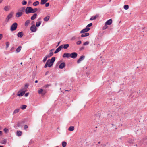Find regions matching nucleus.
Listing matches in <instances>:
<instances>
[{
	"instance_id": "obj_1",
	"label": "nucleus",
	"mask_w": 147,
	"mask_h": 147,
	"mask_svg": "<svg viewBox=\"0 0 147 147\" xmlns=\"http://www.w3.org/2000/svg\"><path fill=\"white\" fill-rule=\"evenodd\" d=\"M55 60V57H53L51 59L48 60L44 66L45 68H46L47 67H52Z\"/></svg>"
},
{
	"instance_id": "obj_2",
	"label": "nucleus",
	"mask_w": 147,
	"mask_h": 147,
	"mask_svg": "<svg viewBox=\"0 0 147 147\" xmlns=\"http://www.w3.org/2000/svg\"><path fill=\"white\" fill-rule=\"evenodd\" d=\"M26 119H24L22 120L18 121L17 122V126L18 127H20L23 126L24 124L26 122Z\"/></svg>"
},
{
	"instance_id": "obj_3",
	"label": "nucleus",
	"mask_w": 147,
	"mask_h": 147,
	"mask_svg": "<svg viewBox=\"0 0 147 147\" xmlns=\"http://www.w3.org/2000/svg\"><path fill=\"white\" fill-rule=\"evenodd\" d=\"M18 26V24L16 22L13 23L10 26V30L11 31H13L15 30Z\"/></svg>"
},
{
	"instance_id": "obj_4",
	"label": "nucleus",
	"mask_w": 147,
	"mask_h": 147,
	"mask_svg": "<svg viewBox=\"0 0 147 147\" xmlns=\"http://www.w3.org/2000/svg\"><path fill=\"white\" fill-rule=\"evenodd\" d=\"M26 92V90H23V89H21L17 93V96L21 97Z\"/></svg>"
},
{
	"instance_id": "obj_5",
	"label": "nucleus",
	"mask_w": 147,
	"mask_h": 147,
	"mask_svg": "<svg viewBox=\"0 0 147 147\" xmlns=\"http://www.w3.org/2000/svg\"><path fill=\"white\" fill-rule=\"evenodd\" d=\"M25 12L27 14L32 13V7H27L25 9Z\"/></svg>"
},
{
	"instance_id": "obj_6",
	"label": "nucleus",
	"mask_w": 147,
	"mask_h": 147,
	"mask_svg": "<svg viewBox=\"0 0 147 147\" xmlns=\"http://www.w3.org/2000/svg\"><path fill=\"white\" fill-rule=\"evenodd\" d=\"M37 30V28H36L35 24H33L30 27V30L32 32H35Z\"/></svg>"
},
{
	"instance_id": "obj_7",
	"label": "nucleus",
	"mask_w": 147,
	"mask_h": 147,
	"mask_svg": "<svg viewBox=\"0 0 147 147\" xmlns=\"http://www.w3.org/2000/svg\"><path fill=\"white\" fill-rule=\"evenodd\" d=\"M77 53L75 52H72L70 53V57L71 58L73 59L76 58L77 57Z\"/></svg>"
},
{
	"instance_id": "obj_8",
	"label": "nucleus",
	"mask_w": 147,
	"mask_h": 147,
	"mask_svg": "<svg viewBox=\"0 0 147 147\" xmlns=\"http://www.w3.org/2000/svg\"><path fill=\"white\" fill-rule=\"evenodd\" d=\"M85 58V56L84 55L81 56L79 58L77 61V63L78 64L80 63Z\"/></svg>"
},
{
	"instance_id": "obj_9",
	"label": "nucleus",
	"mask_w": 147,
	"mask_h": 147,
	"mask_svg": "<svg viewBox=\"0 0 147 147\" xmlns=\"http://www.w3.org/2000/svg\"><path fill=\"white\" fill-rule=\"evenodd\" d=\"M90 29V28H87L86 27V28L82 29V30H81L80 32V33H84L85 32L87 33V32H88Z\"/></svg>"
},
{
	"instance_id": "obj_10",
	"label": "nucleus",
	"mask_w": 147,
	"mask_h": 147,
	"mask_svg": "<svg viewBox=\"0 0 147 147\" xmlns=\"http://www.w3.org/2000/svg\"><path fill=\"white\" fill-rule=\"evenodd\" d=\"M63 57L64 58H68L70 57V53H64L62 55Z\"/></svg>"
},
{
	"instance_id": "obj_11",
	"label": "nucleus",
	"mask_w": 147,
	"mask_h": 147,
	"mask_svg": "<svg viewBox=\"0 0 147 147\" xmlns=\"http://www.w3.org/2000/svg\"><path fill=\"white\" fill-rule=\"evenodd\" d=\"M66 66V64L64 62H62L59 66V68L60 69H63Z\"/></svg>"
},
{
	"instance_id": "obj_12",
	"label": "nucleus",
	"mask_w": 147,
	"mask_h": 147,
	"mask_svg": "<svg viewBox=\"0 0 147 147\" xmlns=\"http://www.w3.org/2000/svg\"><path fill=\"white\" fill-rule=\"evenodd\" d=\"M62 49L63 48L64 49H67L69 46V44H63L60 45Z\"/></svg>"
},
{
	"instance_id": "obj_13",
	"label": "nucleus",
	"mask_w": 147,
	"mask_h": 147,
	"mask_svg": "<svg viewBox=\"0 0 147 147\" xmlns=\"http://www.w3.org/2000/svg\"><path fill=\"white\" fill-rule=\"evenodd\" d=\"M112 23V20L111 19H110L107 20L105 23V24L107 25H110Z\"/></svg>"
},
{
	"instance_id": "obj_14",
	"label": "nucleus",
	"mask_w": 147,
	"mask_h": 147,
	"mask_svg": "<svg viewBox=\"0 0 147 147\" xmlns=\"http://www.w3.org/2000/svg\"><path fill=\"white\" fill-rule=\"evenodd\" d=\"M127 142L131 144H133L134 143V139L131 138H128Z\"/></svg>"
},
{
	"instance_id": "obj_15",
	"label": "nucleus",
	"mask_w": 147,
	"mask_h": 147,
	"mask_svg": "<svg viewBox=\"0 0 147 147\" xmlns=\"http://www.w3.org/2000/svg\"><path fill=\"white\" fill-rule=\"evenodd\" d=\"M62 49V47L61 48V46H60L56 49L55 51H54V53L55 54L59 52Z\"/></svg>"
},
{
	"instance_id": "obj_16",
	"label": "nucleus",
	"mask_w": 147,
	"mask_h": 147,
	"mask_svg": "<svg viewBox=\"0 0 147 147\" xmlns=\"http://www.w3.org/2000/svg\"><path fill=\"white\" fill-rule=\"evenodd\" d=\"M24 34L23 32H20L18 33L17 35V36L19 38H22Z\"/></svg>"
},
{
	"instance_id": "obj_17",
	"label": "nucleus",
	"mask_w": 147,
	"mask_h": 147,
	"mask_svg": "<svg viewBox=\"0 0 147 147\" xmlns=\"http://www.w3.org/2000/svg\"><path fill=\"white\" fill-rule=\"evenodd\" d=\"M37 16V14L36 13H34L32 16L31 17L30 19L32 20H34L35 19Z\"/></svg>"
},
{
	"instance_id": "obj_18",
	"label": "nucleus",
	"mask_w": 147,
	"mask_h": 147,
	"mask_svg": "<svg viewBox=\"0 0 147 147\" xmlns=\"http://www.w3.org/2000/svg\"><path fill=\"white\" fill-rule=\"evenodd\" d=\"M98 16V15H96L94 16H93L91 17L90 19V20H95L96 19Z\"/></svg>"
},
{
	"instance_id": "obj_19",
	"label": "nucleus",
	"mask_w": 147,
	"mask_h": 147,
	"mask_svg": "<svg viewBox=\"0 0 147 147\" xmlns=\"http://www.w3.org/2000/svg\"><path fill=\"white\" fill-rule=\"evenodd\" d=\"M22 46H19L16 49V52L17 53H18L19 52L21 49L22 48Z\"/></svg>"
},
{
	"instance_id": "obj_20",
	"label": "nucleus",
	"mask_w": 147,
	"mask_h": 147,
	"mask_svg": "<svg viewBox=\"0 0 147 147\" xmlns=\"http://www.w3.org/2000/svg\"><path fill=\"white\" fill-rule=\"evenodd\" d=\"M23 13H22L21 12H20V11H19L17 12L16 14V17L18 18L20 17L23 14Z\"/></svg>"
},
{
	"instance_id": "obj_21",
	"label": "nucleus",
	"mask_w": 147,
	"mask_h": 147,
	"mask_svg": "<svg viewBox=\"0 0 147 147\" xmlns=\"http://www.w3.org/2000/svg\"><path fill=\"white\" fill-rule=\"evenodd\" d=\"M30 21H31L30 20H27L25 23V26L26 27L28 26V24L30 23Z\"/></svg>"
},
{
	"instance_id": "obj_22",
	"label": "nucleus",
	"mask_w": 147,
	"mask_h": 147,
	"mask_svg": "<svg viewBox=\"0 0 147 147\" xmlns=\"http://www.w3.org/2000/svg\"><path fill=\"white\" fill-rule=\"evenodd\" d=\"M89 35L90 34L89 33H86L84 34H82L81 35V37H87L89 36Z\"/></svg>"
},
{
	"instance_id": "obj_23",
	"label": "nucleus",
	"mask_w": 147,
	"mask_h": 147,
	"mask_svg": "<svg viewBox=\"0 0 147 147\" xmlns=\"http://www.w3.org/2000/svg\"><path fill=\"white\" fill-rule=\"evenodd\" d=\"M50 16H47L46 17H45L44 18V21L45 22H47L48 21L49 19L50 18Z\"/></svg>"
},
{
	"instance_id": "obj_24",
	"label": "nucleus",
	"mask_w": 147,
	"mask_h": 147,
	"mask_svg": "<svg viewBox=\"0 0 147 147\" xmlns=\"http://www.w3.org/2000/svg\"><path fill=\"white\" fill-rule=\"evenodd\" d=\"M25 9L24 7H22L20 8L19 10L18 11H20V12L23 13L25 11Z\"/></svg>"
},
{
	"instance_id": "obj_25",
	"label": "nucleus",
	"mask_w": 147,
	"mask_h": 147,
	"mask_svg": "<svg viewBox=\"0 0 147 147\" xmlns=\"http://www.w3.org/2000/svg\"><path fill=\"white\" fill-rule=\"evenodd\" d=\"M29 86V84H26L24 86V88L22 89H23V90H26L27 91V88H28Z\"/></svg>"
},
{
	"instance_id": "obj_26",
	"label": "nucleus",
	"mask_w": 147,
	"mask_h": 147,
	"mask_svg": "<svg viewBox=\"0 0 147 147\" xmlns=\"http://www.w3.org/2000/svg\"><path fill=\"white\" fill-rule=\"evenodd\" d=\"M22 134V132L20 131H17L16 132V135L18 136H21Z\"/></svg>"
},
{
	"instance_id": "obj_27",
	"label": "nucleus",
	"mask_w": 147,
	"mask_h": 147,
	"mask_svg": "<svg viewBox=\"0 0 147 147\" xmlns=\"http://www.w3.org/2000/svg\"><path fill=\"white\" fill-rule=\"evenodd\" d=\"M41 21H38L36 22V27H39L40 25H41Z\"/></svg>"
},
{
	"instance_id": "obj_28",
	"label": "nucleus",
	"mask_w": 147,
	"mask_h": 147,
	"mask_svg": "<svg viewBox=\"0 0 147 147\" xmlns=\"http://www.w3.org/2000/svg\"><path fill=\"white\" fill-rule=\"evenodd\" d=\"M13 16V13H10L7 16V18L8 19H10Z\"/></svg>"
},
{
	"instance_id": "obj_29",
	"label": "nucleus",
	"mask_w": 147,
	"mask_h": 147,
	"mask_svg": "<svg viewBox=\"0 0 147 147\" xmlns=\"http://www.w3.org/2000/svg\"><path fill=\"white\" fill-rule=\"evenodd\" d=\"M37 11H38L37 8H35L33 9L32 7V13H35Z\"/></svg>"
},
{
	"instance_id": "obj_30",
	"label": "nucleus",
	"mask_w": 147,
	"mask_h": 147,
	"mask_svg": "<svg viewBox=\"0 0 147 147\" xmlns=\"http://www.w3.org/2000/svg\"><path fill=\"white\" fill-rule=\"evenodd\" d=\"M48 0H41L40 4L42 5L45 4Z\"/></svg>"
},
{
	"instance_id": "obj_31",
	"label": "nucleus",
	"mask_w": 147,
	"mask_h": 147,
	"mask_svg": "<svg viewBox=\"0 0 147 147\" xmlns=\"http://www.w3.org/2000/svg\"><path fill=\"white\" fill-rule=\"evenodd\" d=\"M74 129V127L73 126H70L68 129V130L70 131H72Z\"/></svg>"
},
{
	"instance_id": "obj_32",
	"label": "nucleus",
	"mask_w": 147,
	"mask_h": 147,
	"mask_svg": "<svg viewBox=\"0 0 147 147\" xmlns=\"http://www.w3.org/2000/svg\"><path fill=\"white\" fill-rule=\"evenodd\" d=\"M53 54H54V53L53 52H50V53L49 54L46 55V56L48 57V58H49L51 56H52L53 55Z\"/></svg>"
},
{
	"instance_id": "obj_33",
	"label": "nucleus",
	"mask_w": 147,
	"mask_h": 147,
	"mask_svg": "<svg viewBox=\"0 0 147 147\" xmlns=\"http://www.w3.org/2000/svg\"><path fill=\"white\" fill-rule=\"evenodd\" d=\"M39 4V2L38 1H36L33 3V6H36L38 5Z\"/></svg>"
},
{
	"instance_id": "obj_34",
	"label": "nucleus",
	"mask_w": 147,
	"mask_h": 147,
	"mask_svg": "<svg viewBox=\"0 0 147 147\" xmlns=\"http://www.w3.org/2000/svg\"><path fill=\"white\" fill-rule=\"evenodd\" d=\"M27 107V105H22L21 107H20L22 109L24 110L26 109Z\"/></svg>"
},
{
	"instance_id": "obj_35",
	"label": "nucleus",
	"mask_w": 147,
	"mask_h": 147,
	"mask_svg": "<svg viewBox=\"0 0 147 147\" xmlns=\"http://www.w3.org/2000/svg\"><path fill=\"white\" fill-rule=\"evenodd\" d=\"M67 145V143L65 141H63L62 143V145L63 147H65Z\"/></svg>"
},
{
	"instance_id": "obj_36",
	"label": "nucleus",
	"mask_w": 147,
	"mask_h": 147,
	"mask_svg": "<svg viewBox=\"0 0 147 147\" xmlns=\"http://www.w3.org/2000/svg\"><path fill=\"white\" fill-rule=\"evenodd\" d=\"M123 8L125 10H127L129 8V6L128 5H125L124 6Z\"/></svg>"
},
{
	"instance_id": "obj_37",
	"label": "nucleus",
	"mask_w": 147,
	"mask_h": 147,
	"mask_svg": "<svg viewBox=\"0 0 147 147\" xmlns=\"http://www.w3.org/2000/svg\"><path fill=\"white\" fill-rule=\"evenodd\" d=\"M9 9V7L8 6H6L4 8V10L6 11H7Z\"/></svg>"
},
{
	"instance_id": "obj_38",
	"label": "nucleus",
	"mask_w": 147,
	"mask_h": 147,
	"mask_svg": "<svg viewBox=\"0 0 147 147\" xmlns=\"http://www.w3.org/2000/svg\"><path fill=\"white\" fill-rule=\"evenodd\" d=\"M21 3L23 5H25L27 4V2L25 0H23Z\"/></svg>"
},
{
	"instance_id": "obj_39",
	"label": "nucleus",
	"mask_w": 147,
	"mask_h": 147,
	"mask_svg": "<svg viewBox=\"0 0 147 147\" xmlns=\"http://www.w3.org/2000/svg\"><path fill=\"white\" fill-rule=\"evenodd\" d=\"M3 131L6 133H7L9 132V129L7 128H4V129Z\"/></svg>"
},
{
	"instance_id": "obj_40",
	"label": "nucleus",
	"mask_w": 147,
	"mask_h": 147,
	"mask_svg": "<svg viewBox=\"0 0 147 147\" xmlns=\"http://www.w3.org/2000/svg\"><path fill=\"white\" fill-rule=\"evenodd\" d=\"M19 111V109H16L13 112V114H15L18 113Z\"/></svg>"
},
{
	"instance_id": "obj_41",
	"label": "nucleus",
	"mask_w": 147,
	"mask_h": 147,
	"mask_svg": "<svg viewBox=\"0 0 147 147\" xmlns=\"http://www.w3.org/2000/svg\"><path fill=\"white\" fill-rule=\"evenodd\" d=\"M43 90L41 88V89H40V90H38V93L39 94H42V93H43Z\"/></svg>"
},
{
	"instance_id": "obj_42",
	"label": "nucleus",
	"mask_w": 147,
	"mask_h": 147,
	"mask_svg": "<svg viewBox=\"0 0 147 147\" xmlns=\"http://www.w3.org/2000/svg\"><path fill=\"white\" fill-rule=\"evenodd\" d=\"M7 142V140L6 139H4L2 141L1 143L3 144H5Z\"/></svg>"
},
{
	"instance_id": "obj_43",
	"label": "nucleus",
	"mask_w": 147,
	"mask_h": 147,
	"mask_svg": "<svg viewBox=\"0 0 147 147\" xmlns=\"http://www.w3.org/2000/svg\"><path fill=\"white\" fill-rule=\"evenodd\" d=\"M48 58V57L46 55L45 57L44 58L43 61H42L44 63H45L46 61H47V59Z\"/></svg>"
},
{
	"instance_id": "obj_44",
	"label": "nucleus",
	"mask_w": 147,
	"mask_h": 147,
	"mask_svg": "<svg viewBox=\"0 0 147 147\" xmlns=\"http://www.w3.org/2000/svg\"><path fill=\"white\" fill-rule=\"evenodd\" d=\"M93 25L92 23H90L88 24L86 26L87 28H89V27Z\"/></svg>"
},
{
	"instance_id": "obj_45",
	"label": "nucleus",
	"mask_w": 147,
	"mask_h": 147,
	"mask_svg": "<svg viewBox=\"0 0 147 147\" xmlns=\"http://www.w3.org/2000/svg\"><path fill=\"white\" fill-rule=\"evenodd\" d=\"M6 49H7V48L9 47V43L8 42H6Z\"/></svg>"
},
{
	"instance_id": "obj_46",
	"label": "nucleus",
	"mask_w": 147,
	"mask_h": 147,
	"mask_svg": "<svg viewBox=\"0 0 147 147\" xmlns=\"http://www.w3.org/2000/svg\"><path fill=\"white\" fill-rule=\"evenodd\" d=\"M107 26V25H106V24H105V25L103 27L102 29L103 30H105L108 27V26Z\"/></svg>"
},
{
	"instance_id": "obj_47",
	"label": "nucleus",
	"mask_w": 147,
	"mask_h": 147,
	"mask_svg": "<svg viewBox=\"0 0 147 147\" xmlns=\"http://www.w3.org/2000/svg\"><path fill=\"white\" fill-rule=\"evenodd\" d=\"M51 85L50 84H47L44 86H43V87L45 88H48V87L51 86Z\"/></svg>"
},
{
	"instance_id": "obj_48",
	"label": "nucleus",
	"mask_w": 147,
	"mask_h": 147,
	"mask_svg": "<svg viewBox=\"0 0 147 147\" xmlns=\"http://www.w3.org/2000/svg\"><path fill=\"white\" fill-rule=\"evenodd\" d=\"M89 41H86L84 43H83V45H86L89 44Z\"/></svg>"
},
{
	"instance_id": "obj_49",
	"label": "nucleus",
	"mask_w": 147,
	"mask_h": 147,
	"mask_svg": "<svg viewBox=\"0 0 147 147\" xmlns=\"http://www.w3.org/2000/svg\"><path fill=\"white\" fill-rule=\"evenodd\" d=\"M15 49V48L14 46H13L11 48V49L10 50V51L12 52Z\"/></svg>"
},
{
	"instance_id": "obj_50",
	"label": "nucleus",
	"mask_w": 147,
	"mask_h": 147,
	"mask_svg": "<svg viewBox=\"0 0 147 147\" xmlns=\"http://www.w3.org/2000/svg\"><path fill=\"white\" fill-rule=\"evenodd\" d=\"M81 43H82V42L80 40L76 42V44L77 45H78L81 44Z\"/></svg>"
},
{
	"instance_id": "obj_51",
	"label": "nucleus",
	"mask_w": 147,
	"mask_h": 147,
	"mask_svg": "<svg viewBox=\"0 0 147 147\" xmlns=\"http://www.w3.org/2000/svg\"><path fill=\"white\" fill-rule=\"evenodd\" d=\"M49 5V3H45V6L46 7H48Z\"/></svg>"
},
{
	"instance_id": "obj_52",
	"label": "nucleus",
	"mask_w": 147,
	"mask_h": 147,
	"mask_svg": "<svg viewBox=\"0 0 147 147\" xmlns=\"http://www.w3.org/2000/svg\"><path fill=\"white\" fill-rule=\"evenodd\" d=\"M28 127V126L27 125H25L24 127V129L25 130H26L27 129Z\"/></svg>"
},
{
	"instance_id": "obj_53",
	"label": "nucleus",
	"mask_w": 147,
	"mask_h": 147,
	"mask_svg": "<svg viewBox=\"0 0 147 147\" xmlns=\"http://www.w3.org/2000/svg\"><path fill=\"white\" fill-rule=\"evenodd\" d=\"M9 20V19H8V18H6L5 20V24H7Z\"/></svg>"
},
{
	"instance_id": "obj_54",
	"label": "nucleus",
	"mask_w": 147,
	"mask_h": 147,
	"mask_svg": "<svg viewBox=\"0 0 147 147\" xmlns=\"http://www.w3.org/2000/svg\"><path fill=\"white\" fill-rule=\"evenodd\" d=\"M29 94V92H27L26 93H25V94H25V95H24L25 96V97L28 96Z\"/></svg>"
},
{
	"instance_id": "obj_55",
	"label": "nucleus",
	"mask_w": 147,
	"mask_h": 147,
	"mask_svg": "<svg viewBox=\"0 0 147 147\" xmlns=\"http://www.w3.org/2000/svg\"><path fill=\"white\" fill-rule=\"evenodd\" d=\"M47 92L46 90H43V93H42V94L44 95H45L46 93Z\"/></svg>"
},
{
	"instance_id": "obj_56",
	"label": "nucleus",
	"mask_w": 147,
	"mask_h": 147,
	"mask_svg": "<svg viewBox=\"0 0 147 147\" xmlns=\"http://www.w3.org/2000/svg\"><path fill=\"white\" fill-rule=\"evenodd\" d=\"M3 38V34H0V40H1Z\"/></svg>"
},
{
	"instance_id": "obj_57",
	"label": "nucleus",
	"mask_w": 147,
	"mask_h": 147,
	"mask_svg": "<svg viewBox=\"0 0 147 147\" xmlns=\"http://www.w3.org/2000/svg\"><path fill=\"white\" fill-rule=\"evenodd\" d=\"M76 37H75V36H74V37H73L72 38H71V40H75V39H76Z\"/></svg>"
},
{
	"instance_id": "obj_58",
	"label": "nucleus",
	"mask_w": 147,
	"mask_h": 147,
	"mask_svg": "<svg viewBox=\"0 0 147 147\" xmlns=\"http://www.w3.org/2000/svg\"><path fill=\"white\" fill-rule=\"evenodd\" d=\"M84 48L83 47H81L80 48V51L82 50H83L84 49Z\"/></svg>"
},
{
	"instance_id": "obj_59",
	"label": "nucleus",
	"mask_w": 147,
	"mask_h": 147,
	"mask_svg": "<svg viewBox=\"0 0 147 147\" xmlns=\"http://www.w3.org/2000/svg\"><path fill=\"white\" fill-rule=\"evenodd\" d=\"M32 3L31 1L30 0L28 2V5H29V4Z\"/></svg>"
},
{
	"instance_id": "obj_60",
	"label": "nucleus",
	"mask_w": 147,
	"mask_h": 147,
	"mask_svg": "<svg viewBox=\"0 0 147 147\" xmlns=\"http://www.w3.org/2000/svg\"><path fill=\"white\" fill-rule=\"evenodd\" d=\"M54 49H51L49 51L50 52H53V51Z\"/></svg>"
},
{
	"instance_id": "obj_61",
	"label": "nucleus",
	"mask_w": 147,
	"mask_h": 147,
	"mask_svg": "<svg viewBox=\"0 0 147 147\" xmlns=\"http://www.w3.org/2000/svg\"><path fill=\"white\" fill-rule=\"evenodd\" d=\"M61 41H60L59 42H58V43H57V46H56V47H57L59 45V44H60L61 42Z\"/></svg>"
},
{
	"instance_id": "obj_62",
	"label": "nucleus",
	"mask_w": 147,
	"mask_h": 147,
	"mask_svg": "<svg viewBox=\"0 0 147 147\" xmlns=\"http://www.w3.org/2000/svg\"><path fill=\"white\" fill-rule=\"evenodd\" d=\"M145 27H143H143H142V30H142V31H143V32H144V30H144V29H145Z\"/></svg>"
},
{
	"instance_id": "obj_63",
	"label": "nucleus",
	"mask_w": 147,
	"mask_h": 147,
	"mask_svg": "<svg viewBox=\"0 0 147 147\" xmlns=\"http://www.w3.org/2000/svg\"><path fill=\"white\" fill-rule=\"evenodd\" d=\"M49 73V71H46V72L45 74V75H47Z\"/></svg>"
},
{
	"instance_id": "obj_64",
	"label": "nucleus",
	"mask_w": 147,
	"mask_h": 147,
	"mask_svg": "<svg viewBox=\"0 0 147 147\" xmlns=\"http://www.w3.org/2000/svg\"><path fill=\"white\" fill-rule=\"evenodd\" d=\"M101 145L102 146V147H105L106 146V145L105 144H101Z\"/></svg>"
}]
</instances>
